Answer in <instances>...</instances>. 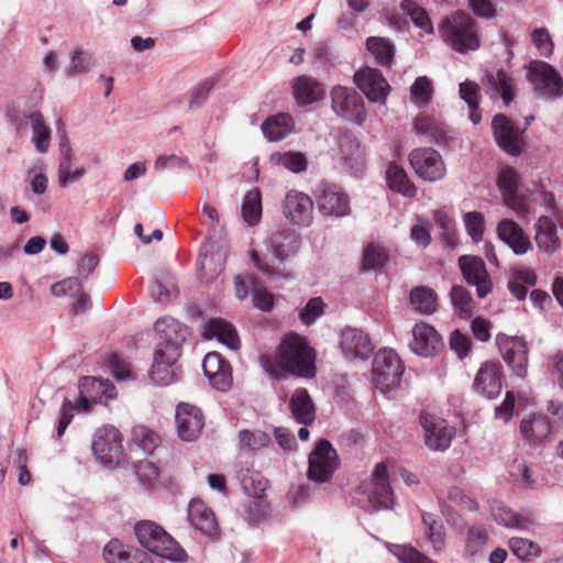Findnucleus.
Instances as JSON below:
<instances>
[{"mask_svg": "<svg viewBox=\"0 0 563 563\" xmlns=\"http://www.w3.org/2000/svg\"><path fill=\"white\" fill-rule=\"evenodd\" d=\"M317 352L307 338L296 333H286L274 353L260 356L263 369L274 379L287 376L311 379L317 374Z\"/></svg>", "mask_w": 563, "mask_h": 563, "instance_id": "1", "label": "nucleus"}, {"mask_svg": "<svg viewBox=\"0 0 563 563\" xmlns=\"http://www.w3.org/2000/svg\"><path fill=\"white\" fill-rule=\"evenodd\" d=\"M439 33L442 40L457 53L464 54L481 47L477 23L465 11L457 10L444 16L439 24Z\"/></svg>", "mask_w": 563, "mask_h": 563, "instance_id": "2", "label": "nucleus"}, {"mask_svg": "<svg viewBox=\"0 0 563 563\" xmlns=\"http://www.w3.org/2000/svg\"><path fill=\"white\" fill-rule=\"evenodd\" d=\"M134 532L140 544L158 556L173 561H184L187 556L177 541L154 521H140Z\"/></svg>", "mask_w": 563, "mask_h": 563, "instance_id": "3", "label": "nucleus"}, {"mask_svg": "<svg viewBox=\"0 0 563 563\" xmlns=\"http://www.w3.org/2000/svg\"><path fill=\"white\" fill-rule=\"evenodd\" d=\"M404 371L405 366L394 350H380L373 362V383L382 393H387L399 385Z\"/></svg>", "mask_w": 563, "mask_h": 563, "instance_id": "4", "label": "nucleus"}, {"mask_svg": "<svg viewBox=\"0 0 563 563\" xmlns=\"http://www.w3.org/2000/svg\"><path fill=\"white\" fill-rule=\"evenodd\" d=\"M527 79L542 98L554 100L563 96V79L547 62H530L527 66Z\"/></svg>", "mask_w": 563, "mask_h": 563, "instance_id": "5", "label": "nucleus"}, {"mask_svg": "<svg viewBox=\"0 0 563 563\" xmlns=\"http://www.w3.org/2000/svg\"><path fill=\"white\" fill-rule=\"evenodd\" d=\"M336 450L330 441L320 439L308 456V479L314 483H325L331 479L339 467Z\"/></svg>", "mask_w": 563, "mask_h": 563, "instance_id": "6", "label": "nucleus"}, {"mask_svg": "<svg viewBox=\"0 0 563 563\" xmlns=\"http://www.w3.org/2000/svg\"><path fill=\"white\" fill-rule=\"evenodd\" d=\"M154 329L159 335V342L154 353V358L161 354L164 364L174 366L180 356V346L185 338L179 332L180 324L172 318H159Z\"/></svg>", "mask_w": 563, "mask_h": 563, "instance_id": "7", "label": "nucleus"}, {"mask_svg": "<svg viewBox=\"0 0 563 563\" xmlns=\"http://www.w3.org/2000/svg\"><path fill=\"white\" fill-rule=\"evenodd\" d=\"M496 344L509 367L518 377L525 378L528 373L529 347L522 336H509L504 333L496 335Z\"/></svg>", "mask_w": 563, "mask_h": 563, "instance_id": "8", "label": "nucleus"}, {"mask_svg": "<svg viewBox=\"0 0 563 563\" xmlns=\"http://www.w3.org/2000/svg\"><path fill=\"white\" fill-rule=\"evenodd\" d=\"M408 159L416 175L424 181L440 180L446 174L444 161L434 148H415L410 152Z\"/></svg>", "mask_w": 563, "mask_h": 563, "instance_id": "9", "label": "nucleus"}, {"mask_svg": "<svg viewBox=\"0 0 563 563\" xmlns=\"http://www.w3.org/2000/svg\"><path fill=\"white\" fill-rule=\"evenodd\" d=\"M492 131L497 145L508 155L519 156L525 147L523 133L504 113H497L492 120Z\"/></svg>", "mask_w": 563, "mask_h": 563, "instance_id": "10", "label": "nucleus"}, {"mask_svg": "<svg viewBox=\"0 0 563 563\" xmlns=\"http://www.w3.org/2000/svg\"><path fill=\"white\" fill-rule=\"evenodd\" d=\"M519 175L512 167L503 168L498 175L497 184L504 203L520 218L530 213L528 198L519 192Z\"/></svg>", "mask_w": 563, "mask_h": 563, "instance_id": "11", "label": "nucleus"}, {"mask_svg": "<svg viewBox=\"0 0 563 563\" xmlns=\"http://www.w3.org/2000/svg\"><path fill=\"white\" fill-rule=\"evenodd\" d=\"M95 456L106 465L119 464L123 457L122 435L114 427L99 429L92 442Z\"/></svg>", "mask_w": 563, "mask_h": 563, "instance_id": "12", "label": "nucleus"}, {"mask_svg": "<svg viewBox=\"0 0 563 563\" xmlns=\"http://www.w3.org/2000/svg\"><path fill=\"white\" fill-rule=\"evenodd\" d=\"M333 111L345 120L362 123L365 119L364 102L353 88L335 86L331 91Z\"/></svg>", "mask_w": 563, "mask_h": 563, "instance_id": "13", "label": "nucleus"}, {"mask_svg": "<svg viewBox=\"0 0 563 563\" xmlns=\"http://www.w3.org/2000/svg\"><path fill=\"white\" fill-rule=\"evenodd\" d=\"M462 276L467 285L476 288L478 298H485L493 289L492 278L485 262L476 255H462L457 261Z\"/></svg>", "mask_w": 563, "mask_h": 563, "instance_id": "14", "label": "nucleus"}, {"mask_svg": "<svg viewBox=\"0 0 563 563\" xmlns=\"http://www.w3.org/2000/svg\"><path fill=\"white\" fill-rule=\"evenodd\" d=\"M316 200L323 216L342 218L351 213L349 196L335 185L321 184L317 189Z\"/></svg>", "mask_w": 563, "mask_h": 563, "instance_id": "15", "label": "nucleus"}, {"mask_svg": "<svg viewBox=\"0 0 563 563\" xmlns=\"http://www.w3.org/2000/svg\"><path fill=\"white\" fill-rule=\"evenodd\" d=\"M420 423L424 431L426 445L433 451L446 450L454 437V429L448 422L437 416L422 413Z\"/></svg>", "mask_w": 563, "mask_h": 563, "instance_id": "16", "label": "nucleus"}, {"mask_svg": "<svg viewBox=\"0 0 563 563\" xmlns=\"http://www.w3.org/2000/svg\"><path fill=\"white\" fill-rule=\"evenodd\" d=\"M503 366L498 362L486 361L478 368L473 388L476 394L494 399L498 397L503 388Z\"/></svg>", "mask_w": 563, "mask_h": 563, "instance_id": "17", "label": "nucleus"}, {"mask_svg": "<svg viewBox=\"0 0 563 563\" xmlns=\"http://www.w3.org/2000/svg\"><path fill=\"white\" fill-rule=\"evenodd\" d=\"M354 81L369 101L385 102L390 87L378 69L371 67L358 69L354 74Z\"/></svg>", "mask_w": 563, "mask_h": 563, "instance_id": "18", "label": "nucleus"}, {"mask_svg": "<svg viewBox=\"0 0 563 563\" xmlns=\"http://www.w3.org/2000/svg\"><path fill=\"white\" fill-rule=\"evenodd\" d=\"M176 424L178 435L184 441L196 440L203 427L205 417L200 408L181 402L176 408Z\"/></svg>", "mask_w": 563, "mask_h": 563, "instance_id": "19", "label": "nucleus"}, {"mask_svg": "<svg viewBox=\"0 0 563 563\" xmlns=\"http://www.w3.org/2000/svg\"><path fill=\"white\" fill-rule=\"evenodd\" d=\"M312 210L313 201L308 195L297 190H290L286 194L283 213L292 223L308 225L312 219Z\"/></svg>", "mask_w": 563, "mask_h": 563, "instance_id": "20", "label": "nucleus"}, {"mask_svg": "<svg viewBox=\"0 0 563 563\" xmlns=\"http://www.w3.org/2000/svg\"><path fill=\"white\" fill-rule=\"evenodd\" d=\"M409 345L416 354L429 357L435 355L442 349L443 342L432 325L420 322L412 329V340Z\"/></svg>", "mask_w": 563, "mask_h": 563, "instance_id": "21", "label": "nucleus"}, {"mask_svg": "<svg viewBox=\"0 0 563 563\" xmlns=\"http://www.w3.org/2000/svg\"><path fill=\"white\" fill-rule=\"evenodd\" d=\"M340 347L349 358H367L374 350L369 336L356 328H345L341 333Z\"/></svg>", "mask_w": 563, "mask_h": 563, "instance_id": "22", "label": "nucleus"}, {"mask_svg": "<svg viewBox=\"0 0 563 563\" xmlns=\"http://www.w3.org/2000/svg\"><path fill=\"white\" fill-rule=\"evenodd\" d=\"M497 234L517 255L526 254L532 249L529 235L514 220H500L497 225Z\"/></svg>", "mask_w": 563, "mask_h": 563, "instance_id": "23", "label": "nucleus"}, {"mask_svg": "<svg viewBox=\"0 0 563 563\" xmlns=\"http://www.w3.org/2000/svg\"><path fill=\"white\" fill-rule=\"evenodd\" d=\"M188 520L190 525L210 538L219 536V526L214 514L202 500L194 499L188 506Z\"/></svg>", "mask_w": 563, "mask_h": 563, "instance_id": "24", "label": "nucleus"}, {"mask_svg": "<svg viewBox=\"0 0 563 563\" xmlns=\"http://www.w3.org/2000/svg\"><path fill=\"white\" fill-rule=\"evenodd\" d=\"M369 501L377 508H389L393 504V490L388 481L385 463H378L372 474V490Z\"/></svg>", "mask_w": 563, "mask_h": 563, "instance_id": "25", "label": "nucleus"}, {"mask_svg": "<svg viewBox=\"0 0 563 563\" xmlns=\"http://www.w3.org/2000/svg\"><path fill=\"white\" fill-rule=\"evenodd\" d=\"M551 421L545 415H532L520 422V433L529 445L538 446L549 439Z\"/></svg>", "mask_w": 563, "mask_h": 563, "instance_id": "26", "label": "nucleus"}, {"mask_svg": "<svg viewBox=\"0 0 563 563\" xmlns=\"http://www.w3.org/2000/svg\"><path fill=\"white\" fill-rule=\"evenodd\" d=\"M292 95L298 106H308L323 98L324 89L316 78L301 75L292 81Z\"/></svg>", "mask_w": 563, "mask_h": 563, "instance_id": "27", "label": "nucleus"}, {"mask_svg": "<svg viewBox=\"0 0 563 563\" xmlns=\"http://www.w3.org/2000/svg\"><path fill=\"white\" fill-rule=\"evenodd\" d=\"M534 229V241L540 251L547 254H553L561 247L558 228L551 218L541 216L537 220Z\"/></svg>", "mask_w": 563, "mask_h": 563, "instance_id": "28", "label": "nucleus"}, {"mask_svg": "<svg viewBox=\"0 0 563 563\" xmlns=\"http://www.w3.org/2000/svg\"><path fill=\"white\" fill-rule=\"evenodd\" d=\"M288 408L296 422L310 426L316 419L314 404L306 388H297L288 404Z\"/></svg>", "mask_w": 563, "mask_h": 563, "instance_id": "29", "label": "nucleus"}, {"mask_svg": "<svg viewBox=\"0 0 563 563\" xmlns=\"http://www.w3.org/2000/svg\"><path fill=\"white\" fill-rule=\"evenodd\" d=\"M261 128L264 136L269 142H278L292 132L295 120L289 113L280 112L268 117Z\"/></svg>", "mask_w": 563, "mask_h": 563, "instance_id": "30", "label": "nucleus"}, {"mask_svg": "<svg viewBox=\"0 0 563 563\" xmlns=\"http://www.w3.org/2000/svg\"><path fill=\"white\" fill-rule=\"evenodd\" d=\"M78 388L79 394H84L95 404L101 402L102 398L113 399L117 397L115 387L108 379L86 376L79 380Z\"/></svg>", "mask_w": 563, "mask_h": 563, "instance_id": "31", "label": "nucleus"}, {"mask_svg": "<svg viewBox=\"0 0 563 563\" xmlns=\"http://www.w3.org/2000/svg\"><path fill=\"white\" fill-rule=\"evenodd\" d=\"M386 181L393 191L412 198L417 195V187L410 180L407 172L397 163L391 162L386 169Z\"/></svg>", "mask_w": 563, "mask_h": 563, "instance_id": "32", "label": "nucleus"}, {"mask_svg": "<svg viewBox=\"0 0 563 563\" xmlns=\"http://www.w3.org/2000/svg\"><path fill=\"white\" fill-rule=\"evenodd\" d=\"M409 302L420 314H432L438 309V295L427 286H416L409 292Z\"/></svg>", "mask_w": 563, "mask_h": 563, "instance_id": "33", "label": "nucleus"}, {"mask_svg": "<svg viewBox=\"0 0 563 563\" xmlns=\"http://www.w3.org/2000/svg\"><path fill=\"white\" fill-rule=\"evenodd\" d=\"M271 245L274 256L283 262L298 252L300 242L295 232L277 231L272 234Z\"/></svg>", "mask_w": 563, "mask_h": 563, "instance_id": "34", "label": "nucleus"}, {"mask_svg": "<svg viewBox=\"0 0 563 563\" xmlns=\"http://www.w3.org/2000/svg\"><path fill=\"white\" fill-rule=\"evenodd\" d=\"M488 85L500 95L505 106H509L516 96L515 79L504 69H498L495 74L487 73Z\"/></svg>", "mask_w": 563, "mask_h": 563, "instance_id": "35", "label": "nucleus"}, {"mask_svg": "<svg viewBox=\"0 0 563 563\" xmlns=\"http://www.w3.org/2000/svg\"><path fill=\"white\" fill-rule=\"evenodd\" d=\"M366 48L380 66L390 67L393 65L396 47L390 40L380 36H369L366 40Z\"/></svg>", "mask_w": 563, "mask_h": 563, "instance_id": "36", "label": "nucleus"}, {"mask_svg": "<svg viewBox=\"0 0 563 563\" xmlns=\"http://www.w3.org/2000/svg\"><path fill=\"white\" fill-rule=\"evenodd\" d=\"M339 147L343 161L351 168L358 167L363 163L364 152L357 137L352 132H344L340 136Z\"/></svg>", "mask_w": 563, "mask_h": 563, "instance_id": "37", "label": "nucleus"}, {"mask_svg": "<svg viewBox=\"0 0 563 563\" xmlns=\"http://www.w3.org/2000/svg\"><path fill=\"white\" fill-rule=\"evenodd\" d=\"M238 478L247 496L254 498L264 496L267 488V481L261 472L250 467L241 468L238 473Z\"/></svg>", "mask_w": 563, "mask_h": 563, "instance_id": "38", "label": "nucleus"}, {"mask_svg": "<svg viewBox=\"0 0 563 563\" xmlns=\"http://www.w3.org/2000/svg\"><path fill=\"white\" fill-rule=\"evenodd\" d=\"M426 527V537L435 552H441L444 547L445 532L443 522L433 514L423 511L421 515Z\"/></svg>", "mask_w": 563, "mask_h": 563, "instance_id": "39", "label": "nucleus"}, {"mask_svg": "<svg viewBox=\"0 0 563 563\" xmlns=\"http://www.w3.org/2000/svg\"><path fill=\"white\" fill-rule=\"evenodd\" d=\"M537 283V275L532 269H515L508 282V289L519 300L527 296L528 286H534Z\"/></svg>", "mask_w": 563, "mask_h": 563, "instance_id": "40", "label": "nucleus"}, {"mask_svg": "<svg viewBox=\"0 0 563 563\" xmlns=\"http://www.w3.org/2000/svg\"><path fill=\"white\" fill-rule=\"evenodd\" d=\"M492 515L498 525L507 528L528 530L533 522L530 516L517 515L511 509L504 506L494 507Z\"/></svg>", "mask_w": 563, "mask_h": 563, "instance_id": "41", "label": "nucleus"}, {"mask_svg": "<svg viewBox=\"0 0 563 563\" xmlns=\"http://www.w3.org/2000/svg\"><path fill=\"white\" fill-rule=\"evenodd\" d=\"M32 123V141L40 153H46L49 147L51 129L46 125L43 114L34 111L29 115Z\"/></svg>", "mask_w": 563, "mask_h": 563, "instance_id": "42", "label": "nucleus"}, {"mask_svg": "<svg viewBox=\"0 0 563 563\" xmlns=\"http://www.w3.org/2000/svg\"><path fill=\"white\" fill-rule=\"evenodd\" d=\"M389 260L385 246L371 242L363 250L362 269L374 271L382 268Z\"/></svg>", "mask_w": 563, "mask_h": 563, "instance_id": "43", "label": "nucleus"}, {"mask_svg": "<svg viewBox=\"0 0 563 563\" xmlns=\"http://www.w3.org/2000/svg\"><path fill=\"white\" fill-rule=\"evenodd\" d=\"M208 332L211 336H216L230 349L239 347L240 341L236 331L229 322L222 319L210 320L208 324Z\"/></svg>", "mask_w": 563, "mask_h": 563, "instance_id": "44", "label": "nucleus"}, {"mask_svg": "<svg viewBox=\"0 0 563 563\" xmlns=\"http://www.w3.org/2000/svg\"><path fill=\"white\" fill-rule=\"evenodd\" d=\"M508 544L514 555L522 562H531L542 553L541 547L529 539L514 537Z\"/></svg>", "mask_w": 563, "mask_h": 563, "instance_id": "45", "label": "nucleus"}, {"mask_svg": "<svg viewBox=\"0 0 563 563\" xmlns=\"http://www.w3.org/2000/svg\"><path fill=\"white\" fill-rule=\"evenodd\" d=\"M451 302L461 318H470L473 314L475 302L471 292L461 285H454L450 291Z\"/></svg>", "mask_w": 563, "mask_h": 563, "instance_id": "46", "label": "nucleus"}, {"mask_svg": "<svg viewBox=\"0 0 563 563\" xmlns=\"http://www.w3.org/2000/svg\"><path fill=\"white\" fill-rule=\"evenodd\" d=\"M242 217L249 225H255L262 217V197L258 189L246 192L242 203Z\"/></svg>", "mask_w": 563, "mask_h": 563, "instance_id": "47", "label": "nucleus"}, {"mask_svg": "<svg viewBox=\"0 0 563 563\" xmlns=\"http://www.w3.org/2000/svg\"><path fill=\"white\" fill-rule=\"evenodd\" d=\"M400 8L406 12L416 26L422 29L427 33H433V25L428 12L413 0H402Z\"/></svg>", "mask_w": 563, "mask_h": 563, "instance_id": "48", "label": "nucleus"}, {"mask_svg": "<svg viewBox=\"0 0 563 563\" xmlns=\"http://www.w3.org/2000/svg\"><path fill=\"white\" fill-rule=\"evenodd\" d=\"M239 439L241 448L247 452H255L267 448L272 442L271 437L261 430H241Z\"/></svg>", "mask_w": 563, "mask_h": 563, "instance_id": "49", "label": "nucleus"}, {"mask_svg": "<svg viewBox=\"0 0 563 563\" xmlns=\"http://www.w3.org/2000/svg\"><path fill=\"white\" fill-rule=\"evenodd\" d=\"M133 444L146 454H152L159 444V437L151 429L139 426L132 431Z\"/></svg>", "mask_w": 563, "mask_h": 563, "instance_id": "50", "label": "nucleus"}, {"mask_svg": "<svg viewBox=\"0 0 563 563\" xmlns=\"http://www.w3.org/2000/svg\"><path fill=\"white\" fill-rule=\"evenodd\" d=\"M488 541V533L483 526H474L467 530L465 551L470 556L482 553Z\"/></svg>", "mask_w": 563, "mask_h": 563, "instance_id": "51", "label": "nucleus"}, {"mask_svg": "<svg viewBox=\"0 0 563 563\" xmlns=\"http://www.w3.org/2000/svg\"><path fill=\"white\" fill-rule=\"evenodd\" d=\"M251 289L253 290L252 301L255 308L269 312L274 307V296L258 283L255 276L249 277Z\"/></svg>", "mask_w": 563, "mask_h": 563, "instance_id": "52", "label": "nucleus"}, {"mask_svg": "<svg viewBox=\"0 0 563 563\" xmlns=\"http://www.w3.org/2000/svg\"><path fill=\"white\" fill-rule=\"evenodd\" d=\"M531 41L543 57H550L554 52V43L545 27H538L531 32Z\"/></svg>", "mask_w": 563, "mask_h": 563, "instance_id": "53", "label": "nucleus"}, {"mask_svg": "<svg viewBox=\"0 0 563 563\" xmlns=\"http://www.w3.org/2000/svg\"><path fill=\"white\" fill-rule=\"evenodd\" d=\"M324 302L321 297L311 298L299 312L300 321L306 324H312L324 313Z\"/></svg>", "mask_w": 563, "mask_h": 563, "instance_id": "54", "label": "nucleus"}, {"mask_svg": "<svg viewBox=\"0 0 563 563\" xmlns=\"http://www.w3.org/2000/svg\"><path fill=\"white\" fill-rule=\"evenodd\" d=\"M464 223L467 233L472 236L474 242L482 240L485 230V219L481 212L472 211L464 216Z\"/></svg>", "mask_w": 563, "mask_h": 563, "instance_id": "55", "label": "nucleus"}, {"mask_svg": "<svg viewBox=\"0 0 563 563\" xmlns=\"http://www.w3.org/2000/svg\"><path fill=\"white\" fill-rule=\"evenodd\" d=\"M161 357V354L155 357L150 375L155 383L168 385L174 379V369L173 366L164 364Z\"/></svg>", "mask_w": 563, "mask_h": 563, "instance_id": "56", "label": "nucleus"}, {"mask_svg": "<svg viewBox=\"0 0 563 563\" xmlns=\"http://www.w3.org/2000/svg\"><path fill=\"white\" fill-rule=\"evenodd\" d=\"M411 96L417 103L426 104L432 97V84L426 76L418 77L412 84Z\"/></svg>", "mask_w": 563, "mask_h": 563, "instance_id": "57", "label": "nucleus"}, {"mask_svg": "<svg viewBox=\"0 0 563 563\" xmlns=\"http://www.w3.org/2000/svg\"><path fill=\"white\" fill-rule=\"evenodd\" d=\"M413 131L420 135L437 137L441 133V128L433 118L419 114L413 121Z\"/></svg>", "mask_w": 563, "mask_h": 563, "instance_id": "58", "label": "nucleus"}, {"mask_svg": "<svg viewBox=\"0 0 563 563\" xmlns=\"http://www.w3.org/2000/svg\"><path fill=\"white\" fill-rule=\"evenodd\" d=\"M109 367L112 375L118 380H128L133 378L130 363L120 357L117 353H112L109 356Z\"/></svg>", "mask_w": 563, "mask_h": 563, "instance_id": "59", "label": "nucleus"}, {"mask_svg": "<svg viewBox=\"0 0 563 563\" xmlns=\"http://www.w3.org/2000/svg\"><path fill=\"white\" fill-rule=\"evenodd\" d=\"M434 222L441 235L449 245H453L455 242L454 222L450 216L443 211H437L434 213Z\"/></svg>", "mask_w": 563, "mask_h": 563, "instance_id": "60", "label": "nucleus"}, {"mask_svg": "<svg viewBox=\"0 0 563 563\" xmlns=\"http://www.w3.org/2000/svg\"><path fill=\"white\" fill-rule=\"evenodd\" d=\"M132 551L120 541L112 540L103 549V556L108 563H123Z\"/></svg>", "mask_w": 563, "mask_h": 563, "instance_id": "61", "label": "nucleus"}, {"mask_svg": "<svg viewBox=\"0 0 563 563\" xmlns=\"http://www.w3.org/2000/svg\"><path fill=\"white\" fill-rule=\"evenodd\" d=\"M134 468L136 476L144 484L154 482L159 475L158 467L147 459L139 461Z\"/></svg>", "mask_w": 563, "mask_h": 563, "instance_id": "62", "label": "nucleus"}, {"mask_svg": "<svg viewBox=\"0 0 563 563\" xmlns=\"http://www.w3.org/2000/svg\"><path fill=\"white\" fill-rule=\"evenodd\" d=\"M284 167L292 173H301L307 169V158L300 152H287L280 157Z\"/></svg>", "mask_w": 563, "mask_h": 563, "instance_id": "63", "label": "nucleus"}, {"mask_svg": "<svg viewBox=\"0 0 563 563\" xmlns=\"http://www.w3.org/2000/svg\"><path fill=\"white\" fill-rule=\"evenodd\" d=\"M397 555L402 563H437L411 545L399 547Z\"/></svg>", "mask_w": 563, "mask_h": 563, "instance_id": "64", "label": "nucleus"}]
</instances>
